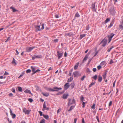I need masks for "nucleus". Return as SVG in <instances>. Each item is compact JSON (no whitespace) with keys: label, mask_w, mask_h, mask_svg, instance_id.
<instances>
[{"label":"nucleus","mask_w":123,"mask_h":123,"mask_svg":"<svg viewBox=\"0 0 123 123\" xmlns=\"http://www.w3.org/2000/svg\"><path fill=\"white\" fill-rule=\"evenodd\" d=\"M44 88L47 91L49 92H58L59 90H61L62 88L61 87H58L56 86H54L53 88V89L51 88L45 87Z\"/></svg>","instance_id":"obj_1"},{"label":"nucleus","mask_w":123,"mask_h":123,"mask_svg":"<svg viewBox=\"0 0 123 123\" xmlns=\"http://www.w3.org/2000/svg\"><path fill=\"white\" fill-rule=\"evenodd\" d=\"M109 12L111 14L114 15L115 13L116 12L114 9V8L113 7H112L109 9Z\"/></svg>","instance_id":"obj_2"},{"label":"nucleus","mask_w":123,"mask_h":123,"mask_svg":"<svg viewBox=\"0 0 123 123\" xmlns=\"http://www.w3.org/2000/svg\"><path fill=\"white\" fill-rule=\"evenodd\" d=\"M107 40L105 38L99 44L100 45L102 44V46L103 47H105L107 44Z\"/></svg>","instance_id":"obj_3"},{"label":"nucleus","mask_w":123,"mask_h":123,"mask_svg":"<svg viewBox=\"0 0 123 123\" xmlns=\"http://www.w3.org/2000/svg\"><path fill=\"white\" fill-rule=\"evenodd\" d=\"M68 106H70L73 104H75V100L74 98H73L72 101H71V99L70 98L68 99Z\"/></svg>","instance_id":"obj_4"},{"label":"nucleus","mask_w":123,"mask_h":123,"mask_svg":"<svg viewBox=\"0 0 123 123\" xmlns=\"http://www.w3.org/2000/svg\"><path fill=\"white\" fill-rule=\"evenodd\" d=\"M73 75L74 77H78L81 75V73L79 71H75L73 72Z\"/></svg>","instance_id":"obj_5"},{"label":"nucleus","mask_w":123,"mask_h":123,"mask_svg":"<svg viewBox=\"0 0 123 123\" xmlns=\"http://www.w3.org/2000/svg\"><path fill=\"white\" fill-rule=\"evenodd\" d=\"M90 54V53L89 52H88V53L85 55V57L83 59V60L82 61L81 63L80 64V65H81L82 64L84 63V62L86 61V60Z\"/></svg>","instance_id":"obj_6"},{"label":"nucleus","mask_w":123,"mask_h":123,"mask_svg":"<svg viewBox=\"0 0 123 123\" xmlns=\"http://www.w3.org/2000/svg\"><path fill=\"white\" fill-rule=\"evenodd\" d=\"M42 55H34L32 57V59L33 60H34L35 58H41L42 57Z\"/></svg>","instance_id":"obj_7"},{"label":"nucleus","mask_w":123,"mask_h":123,"mask_svg":"<svg viewBox=\"0 0 123 123\" xmlns=\"http://www.w3.org/2000/svg\"><path fill=\"white\" fill-rule=\"evenodd\" d=\"M96 2L92 3L91 5V8L92 11L96 12V10L95 8Z\"/></svg>","instance_id":"obj_8"},{"label":"nucleus","mask_w":123,"mask_h":123,"mask_svg":"<svg viewBox=\"0 0 123 123\" xmlns=\"http://www.w3.org/2000/svg\"><path fill=\"white\" fill-rule=\"evenodd\" d=\"M35 47H28L26 48V51L28 52H29L31 51Z\"/></svg>","instance_id":"obj_9"},{"label":"nucleus","mask_w":123,"mask_h":123,"mask_svg":"<svg viewBox=\"0 0 123 123\" xmlns=\"http://www.w3.org/2000/svg\"><path fill=\"white\" fill-rule=\"evenodd\" d=\"M114 35V34L113 33H111L110 35H109L108 36V40L109 41V42L111 40L112 38Z\"/></svg>","instance_id":"obj_10"},{"label":"nucleus","mask_w":123,"mask_h":123,"mask_svg":"<svg viewBox=\"0 0 123 123\" xmlns=\"http://www.w3.org/2000/svg\"><path fill=\"white\" fill-rule=\"evenodd\" d=\"M57 55L58 58L59 59H60L63 55V53H60L58 51L57 52Z\"/></svg>","instance_id":"obj_11"},{"label":"nucleus","mask_w":123,"mask_h":123,"mask_svg":"<svg viewBox=\"0 0 123 123\" xmlns=\"http://www.w3.org/2000/svg\"><path fill=\"white\" fill-rule=\"evenodd\" d=\"M69 96L68 93L64 94L62 97V98L64 99H66Z\"/></svg>","instance_id":"obj_12"},{"label":"nucleus","mask_w":123,"mask_h":123,"mask_svg":"<svg viewBox=\"0 0 123 123\" xmlns=\"http://www.w3.org/2000/svg\"><path fill=\"white\" fill-rule=\"evenodd\" d=\"M35 27L36 29V32L40 31L41 30V29L40 28V25H35Z\"/></svg>","instance_id":"obj_13"},{"label":"nucleus","mask_w":123,"mask_h":123,"mask_svg":"<svg viewBox=\"0 0 123 123\" xmlns=\"http://www.w3.org/2000/svg\"><path fill=\"white\" fill-rule=\"evenodd\" d=\"M69 83H66L64 85V89L66 90L69 87Z\"/></svg>","instance_id":"obj_14"},{"label":"nucleus","mask_w":123,"mask_h":123,"mask_svg":"<svg viewBox=\"0 0 123 123\" xmlns=\"http://www.w3.org/2000/svg\"><path fill=\"white\" fill-rule=\"evenodd\" d=\"M100 64L102 67H104L105 66L106 64V62L105 61L102 62Z\"/></svg>","instance_id":"obj_15"},{"label":"nucleus","mask_w":123,"mask_h":123,"mask_svg":"<svg viewBox=\"0 0 123 123\" xmlns=\"http://www.w3.org/2000/svg\"><path fill=\"white\" fill-rule=\"evenodd\" d=\"M107 73V70H105V73L103 74V79H105L106 77V74Z\"/></svg>","instance_id":"obj_16"},{"label":"nucleus","mask_w":123,"mask_h":123,"mask_svg":"<svg viewBox=\"0 0 123 123\" xmlns=\"http://www.w3.org/2000/svg\"><path fill=\"white\" fill-rule=\"evenodd\" d=\"M120 23L121 25H119V28L120 29H123V26L122 25L123 24V18L122 22L121 21Z\"/></svg>","instance_id":"obj_17"},{"label":"nucleus","mask_w":123,"mask_h":123,"mask_svg":"<svg viewBox=\"0 0 123 123\" xmlns=\"http://www.w3.org/2000/svg\"><path fill=\"white\" fill-rule=\"evenodd\" d=\"M66 35L70 37H71L74 35L73 33L72 32H70L67 33L66 34Z\"/></svg>","instance_id":"obj_18"},{"label":"nucleus","mask_w":123,"mask_h":123,"mask_svg":"<svg viewBox=\"0 0 123 123\" xmlns=\"http://www.w3.org/2000/svg\"><path fill=\"white\" fill-rule=\"evenodd\" d=\"M32 70V71L33 73H32V74L33 75L37 72H39L40 71V70Z\"/></svg>","instance_id":"obj_19"},{"label":"nucleus","mask_w":123,"mask_h":123,"mask_svg":"<svg viewBox=\"0 0 123 123\" xmlns=\"http://www.w3.org/2000/svg\"><path fill=\"white\" fill-rule=\"evenodd\" d=\"M41 93L44 96L46 97L48 96L49 95V93L48 92L44 93L43 92H42Z\"/></svg>","instance_id":"obj_20"},{"label":"nucleus","mask_w":123,"mask_h":123,"mask_svg":"<svg viewBox=\"0 0 123 123\" xmlns=\"http://www.w3.org/2000/svg\"><path fill=\"white\" fill-rule=\"evenodd\" d=\"M46 102L45 101L43 104V108L42 109V110L43 111H44L45 110H46L45 108H46Z\"/></svg>","instance_id":"obj_21"},{"label":"nucleus","mask_w":123,"mask_h":123,"mask_svg":"<svg viewBox=\"0 0 123 123\" xmlns=\"http://www.w3.org/2000/svg\"><path fill=\"white\" fill-rule=\"evenodd\" d=\"M114 20H112V21L110 23V25L108 27V28H110L113 26V25L114 23Z\"/></svg>","instance_id":"obj_22"},{"label":"nucleus","mask_w":123,"mask_h":123,"mask_svg":"<svg viewBox=\"0 0 123 123\" xmlns=\"http://www.w3.org/2000/svg\"><path fill=\"white\" fill-rule=\"evenodd\" d=\"M79 64V62H77L76 64L75 65L74 67V69H77L78 67Z\"/></svg>","instance_id":"obj_23"},{"label":"nucleus","mask_w":123,"mask_h":123,"mask_svg":"<svg viewBox=\"0 0 123 123\" xmlns=\"http://www.w3.org/2000/svg\"><path fill=\"white\" fill-rule=\"evenodd\" d=\"M24 92L26 93H28L30 94H31V93L30 91L28 89H26L24 91Z\"/></svg>","instance_id":"obj_24"},{"label":"nucleus","mask_w":123,"mask_h":123,"mask_svg":"<svg viewBox=\"0 0 123 123\" xmlns=\"http://www.w3.org/2000/svg\"><path fill=\"white\" fill-rule=\"evenodd\" d=\"M86 36V34H81L80 35V39H82L84 37Z\"/></svg>","instance_id":"obj_25"},{"label":"nucleus","mask_w":123,"mask_h":123,"mask_svg":"<svg viewBox=\"0 0 123 123\" xmlns=\"http://www.w3.org/2000/svg\"><path fill=\"white\" fill-rule=\"evenodd\" d=\"M43 117L46 119H48L49 118L48 116L47 115H43Z\"/></svg>","instance_id":"obj_26"},{"label":"nucleus","mask_w":123,"mask_h":123,"mask_svg":"<svg viewBox=\"0 0 123 123\" xmlns=\"http://www.w3.org/2000/svg\"><path fill=\"white\" fill-rule=\"evenodd\" d=\"M10 9H12L13 10V12H15L16 11H18V10L15 9L13 7L11 6L10 7Z\"/></svg>","instance_id":"obj_27"},{"label":"nucleus","mask_w":123,"mask_h":123,"mask_svg":"<svg viewBox=\"0 0 123 123\" xmlns=\"http://www.w3.org/2000/svg\"><path fill=\"white\" fill-rule=\"evenodd\" d=\"M74 82L70 84V86L71 87L72 89H73L74 87Z\"/></svg>","instance_id":"obj_28"},{"label":"nucleus","mask_w":123,"mask_h":123,"mask_svg":"<svg viewBox=\"0 0 123 123\" xmlns=\"http://www.w3.org/2000/svg\"><path fill=\"white\" fill-rule=\"evenodd\" d=\"M102 80V77H101L100 76L98 77V80L99 82H101Z\"/></svg>","instance_id":"obj_29"},{"label":"nucleus","mask_w":123,"mask_h":123,"mask_svg":"<svg viewBox=\"0 0 123 123\" xmlns=\"http://www.w3.org/2000/svg\"><path fill=\"white\" fill-rule=\"evenodd\" d=\"M73 79V78L72 77H70L68 79V82H69L70 81H71Z\"/></svg>","instance_id":"obj_30"},{"label":"nucleus","mask_w":123,"mask_h":123,"mask_svg":"<svg viewBox=\"0 0 123 123\" xmlns=\"http://www.w3.org/2000/svg\"><path fill=\"white\" fill-rule=\"evenodd\" d=\"M74 106H71L70 107V109L68 110V111H71L72 110H73L74 108Z\"/></svg>","instance_id":"obj_31"},{"label":"nucleus","mask_w":123,"mask_h":123,"mask_svg":"<svg viewBox=\"0 0 123 123\" xmlns=\"http://www.w3.org/2000/svg\"><path fill=\"white\" fill-rule=\"evenodd\" d=\"M25 73V71L21 73V74L18 77V78H19L22 77L23 75Z\"/></svg>","instance_id":"obj_32"},{"label":"nucleus","mask_w":123,"mask_h":123,"mask_svg":"<svg viewBox=\"0 0 123 123\" xmlns=\"http://www.w3.org/2000/svg\"><path fill=\"white\" fill-rule=\"evenodd\" d=\"M12 63L13 64H14L15 65L16 64V63L15 62V59L14 58H13V60L12 62Z\"/></svg>","instance_id":"obj_33"},{"label":"nucleus","mask_w":123,"mask_h":123,"mask_svg":"<svg viewBox=\"0 0 123 123\" xmlns=\"http://www.w3.org/2000/svg\"><path fill=\"white\" fill-rule=\"evenodd\" d=\"M110 20V18H107L105 21V23L106 24Z\"/></svg>","instance_id":"obj_34"},{"label":"nucleus","mask_w":123,"mask_h":123,"mask_svg":"<svg viewBox=\"0 0 123 123\" xmlns=\"http://www.w3.org/2000/svg\"><path fill=\"white\" fill-rule=\"evenodd\" d=\"M114 47V46H112L111 48H110V49H109L108 50H107V51L108 52H110V51L111 50V49L113 48Z\"/></svg>","instance_id":"obj_35"},{"label":"nucleus","mask_w":123,"mask_h":123,"mask_svg":"<svg viewBox=\"0 0 123 123\" xmlns=\"http://www.w3.org/2000/svg\"><path fill=\"white\" fill-rule=\"evenodd\" d=\"M97 75H96L92 77V78L93 79L95 80H96L97 79Z\"/></svg>","instance_id":"obj_36"},{"label":"nucleus","mask_w":123,"mask_h":123,"mask_svg":"<svg viewBox=\"0 0 123 123\" xmlns=\"http://www.w3.org/2000/svg\"><path fill=\"white\" fill-rule=\"evenodd\" d=\"M95 82L92 83L90 85H89V88H90L92 86H93L95 84Z\"/></svg>","instance_id":"obj_37"},{"label":"nucleus","mask_w":123,"mask_h":123,"mask_svg":"<svg viewBox=\"0 0 123 123\" xmlns=\"http://www.w3.org/2000/svg\"><path fill=\"white\" fill-rule=\"evenodd\" d=\"M18 88L19 91L20 92H22V89L21 87L20 86L18 87Z\"/></svg>","instance_id":"obj_38"},{"label":"nucleus","mask_w":123,"mask_h":123,"mask_svg":"<svg viewBox=\"0 0 123 123\" xmlns=\"http://www.w3.org/2000/svg\"><path fill=\"white\" fill-rule=\"evenodd\" d=\"M86 77V76L85 75H84L82 77L81 79V80L82 81H83L85 78Z\"/></svg>","instance_id":"obj_39"},{"label":"nucleus","mask_w":123,"mask_h":123,"mask_svg":"<svg viewBox=\"0 0 123 123\" xmlns=\"http://www.w3.org/2000/svg\"><path fill=\"white\" fill-rule=\"evenodd\" d=\"M80 16V15L78 13V12L76 13L75 15V17H79Z\"/></svg>","instance_id":"obj_40"},{"label":"nucleus","mask_w":123,"mask_h":123,"mask_svg":"<svg viewBox=\"0 0 123 123\" xmlns=\"http://www.w3.org/2000/svg\"><path fill=\"white\" fill-rule=\"evenodd\" d=\"M11 115L12 116L13 119L14 118L16 117V115L15 114H13Z\"/></svg>","instance_id":"obj_41"},{"label":"nucleus","mask_w":123,"mask_h":123,"mask_svg":"<svg viewBox=\"0 0 123 123\" xmlns=\"http://www.w3.org/2000/svg\"><path fill=\"white\" fill-rule=\"evenodd\" d=\"M30 111L28 110H27V111L25 112V114H29L30 113Z\"/></svg>","instance_id":"obj_42"},{"label":"nucleus","mask_w":123,"mask_h":123,"mask_svg":"<svg viewBox=\"0 0 123 123\" xmlns=\"http://www.w3.org/2000/svg\"><path fill=\"white\" fill-rule=\"evenodd\" d=\"M95 104H94L93 105L91 106V108L94 109H95Z\"/></svg>","instance_id":"obj_43"},{"label":"nucleus","mask_w":123,"mask_h":123,"mask_svg":"<svg viewBox=\"0 0 123 123\" xmlns=\"http://www.w3.org/2000/svg\"><path fill=\"white\" fill-rule=\"evenodd\" d=\"M84 99V97L82 96H81V97L80 98V100L82 102H83V100Z\"/></svg>","instance_id":"obj_44"},{"label":"nucleus","mask_w":123,"mask_h":123,"mask_svg":"<svg viewBox=\"0 0 123 123\" xmlns=\"http://www.w3.org/2000/svg\"><path fill=\"white\" fill-rule=\"evenodd\" d=\"M45 120L44 119H43L41 121L40 123H45Z\"/></svg>","instance_id":"obj_45"},{"label":"nucleus","mask_w":123,"mask_h":123,"mask_svg":"<svg viewBox=\"0 0 123 123\" xmlns=\"http://www.w3.org/2000/svg\"><path fill=\"white\" fill-rule=\"evenodd\" d=\"M102 67L101 65H98L97 66L98 69H100L102 68Z\"/></svg>","instance_id":"obj_46"},{"label":"nucleus","mask_w":123,"mask_h":123,"mask_svg":"<svg viewBox=\"0 0 123 123\" xmlns=\"http://www.w3.org/2000/svg\"><path fill=\"white\" fill-rule=\"evenodd\" d=\"M38 112L39 113L40 116H41L42 115L43 116V113L42 111H39Z\"/></svg>","instance_id":"obj_47"},{"label":"nucleus","mask_w":123,"mask_h":123,"mask_svg":"<svg viewBox=\"0 0 123 123\" xmlns=\"http://www.w3.org/2000/svg\"><path fill=\"white\" fill-rule=\"evenodd\" d=\"M9 74L6 71H5V73L4 74V75H8Z\"/></svg>","instance_id":"obj_48"},{"label":"nucleus","mask_w":123,"mask_h":123,"mask_svg":"<svg viewBox=\"0 0 123 123\" xmlns=\"http://www.w3.org/2000/svg\"><path fill=\"white\" fill-rule=\"evenodd\" d=\"M63 93H64V92H59L58 93H57V95H59L62 94Z\"/></svg>","instance_id":"obj_49"},{"label":"nucleus","mask_w":123,"mask_h":123,"mask_svg":"<svg viewBox=\"0 0 123 123\" xmlns=\"http://www.w3.org/2000/svg\"><path fill=\"white\" fill-rule=\"evenodd\" d=\"M28 101L31 103L33 102V100L32 98H29L28 99Z\"/></svg>","instance_id":"obj_50"},{"label":"nucleus","mask_w":123,"mask_h":123,"mask_svg":"<svg viewBox=\"0 0 123 123\" xmlns=\"http://www.w3.org/2000/svg\"><path fill=\"white\" fill-rule=\"evenodd\" d=\"M98 51H97L96 50V53H95V54L93 56V57H95L96 55H97V54H98Z\"/></svg>","instance_id":"obj_51"},{"label":"nucleus","mask_w":123,"mask_h":123,"mask_svg":"<svg viewBox=\"0 0 123 123\" xmlns=\"http://www.w3.org/2000/svg\"><path fill=\"white\" fill-rule=\"evenodd\" d=\"M82 102V107L83 108H84L85 107V104L86 103L84 102Z\"/></svg>","instance_id":"obj_52"},{"label":"nucleus","mask_w":123,"mask_h":123,"mask_svg":"<svg viewBox=\"0 0 123 123\" xmlns=\"http://www.w3.org/2000/svg\"><path fill=\"white\" fill-rule=\"evenodd\" d=\"M96 118L98 121V122H99V118H98V116H96Z\"/></svg>","instance_id":"obj_53"},{"label":"nucleus","mask_w":123,"mask_h":123,"mask_svg":"<svg viewBox=\"0 0 123 123\" xmlns=\"http://www.w3.org/2000/svg\"><path fill=\"white\" fill-rule=\"evenodd\" d=\"M7 120L9 122V123H12V121L11 120H10L9 118H7Z\"/></svg>","instance_id":"obj_54"},{"label":"nucleus","mask_w":123,"mask_h":123,"mask_svg":"<svg viewBox=\"0 0 123 123\" xmlns=\"http://www.w3.org/2000/svg\"><path fill=\"white\" fill-rule=\"evenodd\" d=\"M89 26L88 25L86 26V30L88 31L89 30Z\"/></svg>","instance_id":"obj_55"},{"label":"nucleus","mask_w":123,"mask_h":123,"mask_svg":"<svg viewBox=\"0 0 123 123\" xmlns=\"http://www.w3.org/2000/svg\"><path fill=\"white\" fill-rule=\"evenodd\" d=\"M86 72L88 74H90L91 73V71L90 70H86Z\"/></svg>","instance_id":"obj_56"},{"label":"nucleus","mask_w":123,"mask_h":123,"mask_svg":"<svg viewBox=\"0 0 123 123\" xmlns=\"http://www.w3.org/2000/svg\"><path fill=\"white\" fill-rule=\"evenodd\" d=\"M31 71V70H27L26 72L27 73H30Z\"/></svg>","instance_id":"obj_57"},{"label":"nucleus","mask_w":123,"mask_h":123,"mask_svg":"<svg viewBox=\"0 0 123 123\" xmlns=\"http://www.w3.org/2000/svg\"><path fill=\"white\" fill-rule=\"evenodd\" d=\"M112 101H110V102L109 103V106H111V105L112 104Z\"/></svg>","instance_id":"obj_58"},{"label":"nucleus","mask_w":123,"mask_h":123,"mask_svg":"<svg viewBox=\"0 0 123 123\" xmlns=\"http://www.w3.org/2000/svg\"><path fill=\"white\" fill-rule=\"evenodd\" d=\"M12 91L14 93L15 91V89L14 88H12Z\"/></svg>","instance_id":"obj_59"},{"label":"nucleus","mask_w":123,"mask_h":123,"mask_svg":"<svg viewBox=\"0 0 123 123\" xmlns=\"http://www.w3.org/2000/svg\"><path fill=\"white\" fill-rule=\"evenodd\" d=\"M9 109L10 110V115H12V114L13 113L12 112V111L11 110V109L9 108Z\"/></svg>","instance_id":"obj_60"},{"label":"nucleus","mask_w":123,"mask_h":123,"mask_svg":"<svg viewBox=\"0 0 123 123\" xmlns=\"http://www.w3.org/2000/svg\"><path fill=\"white\" fill-rule=\"evenodd\" d=\"M9 109L10 110V115H12V114L13 113L12 112V111L11 110V109L9 108Z\"/></svg>","instance_id":"obj_61"},{"label":"nucleus","mask_w":123,"mask_h":123,"mask_svg":"<svg viewBox=\"0 0 123 123\" xmlns=\"http://www.w3.org/2000/svg\"><path fill=\"white\" fill-rule=\"evenodd\" d=\"M77 118H75L74 119V123H76V121L77 120Z\"/></svg>","instance_id":"obj_62"},{"label":"nucleus","mask_w":123,"mask_h":123,"mask_svg":"<svg viewBox=\"0 0 123 123\" xmlns=\"http://www.w3.org/2000/svg\"><path fill=\"white\" fill-rule=\"evenodd\" d=\"M27 109L26 108H25L23 110V111L24 112H26V111H27Z\"/></svg>","instance_id":"obj_63"},{"label":"nucleus","mask_w":123,"mask_h":123,"mask_svg":"<svg viewBox=\"0 0 123 123\" xmlns=\"http://www.w3.org/2000/svg\"><path fill=\"white\" fill-rule=\"evenodd\" d=\"M113 63V61L112 59H111L110 62V63L112 64Z\"/></svg>","instance_id":"obj_64"}]
</instances>
